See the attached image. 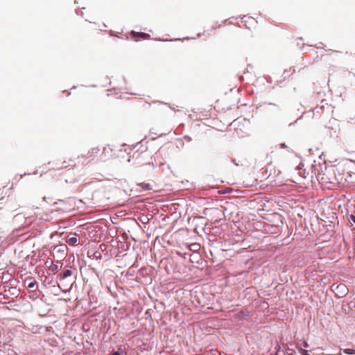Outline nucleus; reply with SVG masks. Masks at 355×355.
Here are the masks:
<instances>
[{"instance_id":"1","label":"nucleus","mask_w":355,"mask_h":355,"mask_svg":"<svg viewBox=\"0 0 355 355\" xmlns=\"http://www.w3.org/2000/svg\"><path fill=\"white\" fill-rule=\"evenodd\" d=\"M150 35L144 33H136L135 32V40L138 41L140 39L147 40L150 38Z\"/></svg>"},{"instance_id":"2","label":"nucleus","mask_w":355,"mask_h":355,"mask_svg":"<svg viewBox=\"0 0 355 355\" xmlns=\"http://www.w3.org/2000/svg\"><path fill=\"white\" fill-rule=\"evenodd\" d=\"M73 275V272L71 270H66L62 274H60L58 277L60 281L68 277H71Z\"/></svg>"},{"instance_id":"3","label":"nucleus","mask_w":355,"mask_h":355,"mask_svg":"<svg viewBox=\"0 0 355 355\" xmlns=\"http://www.w3.org/2000/svg\"><path fill=\"white\" fill-rule=\"evenodd\" d=\"M26 282L27 283L28 288L33 290L37 288V283L35 280L30 278L28 279H26Z\"/></svg>"},{"instance_id":"4","label":"nucleus","mask_w":355,"mask_h":355,"mask_svg":"<svg viewBox=\"0 0 355 355\" xmlns=\"http://www.w3.org/2000/svg\"><path fill=\"white\" fill-rule=\"evenodd\" d=\"M137 187L142 188L144 191H148L153 189V186L149 183H140L137 184Z\"/></svg>"},{"instance_id":"5","label":"nucleus","mask_w":355,"mask_h":355,"mask_svg":"<svg viewBox=\"0 0 355 355\" xmlns=\"http://www.w3.org/2000/svg\"><path fill=\"white\" fill-rule=\"evenodd\" d=\"M67 242L70 245H76L78 244V239L76 236H72L69 238Z\"/></svg>"},{"instance_id":"6","label":"nucleus","mask_w":355,"mask_h":355,"mask_svg":"<svg viewBox=\"0 0 355 355\" xmlns=\"http://www.w3.org/2000/svg\"><path fill=\"white\" fill-rule=\"evenodd\" d=\"M336 289H339L341 292V294H343V295H345L346 291H347V288H346L345 285H344V284H340V285L336 286Z\"/></svg>"},{"instance_id":"7","label":"nucleus","mask_w":355,"mask_h":355,"mask_svg":"<svg viewBox=\"0 0 355 355\" xmlns=\"http://www.w3.org/2000/svg\"><path fill=\"white\" fill-rule=\"evenodd\" d=\"M272 170H274L275 173L276 172V170H275V167L272 165H271V164L268 165L267 168H266V172L270 171V174H269V175L268 177V178L272 175L271 172H272Z\"/></svg>"},{"instance_id":"8","label":"nucleus","mask_w":355,"mask_h":355,"mask_svg":"<svg viewBox=\"0 0 355 355\" xmlns=\"http://www.w3.org/2000/svg\"><path fill=\"white\" fill-rule=\"evenodd\" d=\"M344 352L347 354H353L355 353V350L352 349H345Z\"/></svg>"},{"instance_id":"9","label":"nucleus","mask_w":355,"mask_h":355,"mask_svg":"<svg viewBox=\"0 0 355 355\" xmlns=\"http://www.w3.org/2000/svg\"><path fill=\"white\" fill-rule=\"evenodd\" d=\"M112 355H124V353L123 351H117L114 352Z\"/></svg>"},{"instance_id":"10","label":"nucleus","mask_w":355,"mask_h":355,"mask_svg":"<svg viewBox=\"0 0 355 355\" xmlns=\"http://www.w3.org/2000/svg\"><path fill=\"white\" fill-rule=\"evenodd\" d=\"M302 355H310V354H309L308 351H307V350H306V349H302Z\"/></svg>"},{"instance_id":"11","label":"nucleus","mask_w":355,"mask_h":355,"mask_svg":"<svg viewBox=\"0 0 355 355\" xmlns=\"http://www.w3.org/2000/svg\"><path fill=\"white\" fill-rule=\"evenodd\" d=\"M257 182V180H254L252 183L248 182L247 186H253L254 184Z\"/></svg>"},{"instance_id":"12","label":"nucleus","mask_w":355,"mask_h":355,"mask_svg":"<svg viewBox=\"0 0 355 355\" xmlns=\"http://www.w3.org/2000/svg\"><path fill=\"white\" fill-rule=\"evenodd\" d=\"M350 219L352 222H354L355 223V216L354 215H351L350 216Z\"/></svg>"},{"instance_id":"13","label":"nucleus","mask_w":355,"mask_h":355,"mask_svg":"<svg viewBox=\"0 0 355 355\" xmlns=\"http://www.w3.org/2000/svg\"><path fill=\"white\" fill-rule=\"evenodd\" d=\"M320 179H321V180L322 181L323 183L327 182L326 178L324 176L321 177Z\"/></svg>"},{"instance_id":"14","label":"nucleus","mask_w":355,"mask_h":355,"mask_svg":"<svg viewBox=\"0 0 355 355\" xmlns=\"http://www.w3.org/2000/svg\"><path fill=\"white\" fill-rule=\"evenodd\" d=\"M325 105H326L328 107L331 108V107H330V105H329L327 103H325Z\"/></svg>"},{"instance_id":"15","label":"nucleus","mask_w":355,"mask_h":355,"mask_svg":"<svg viewBox=\"0 0 355 355\" xmlns=\"http://www.w3.org/2000/svg\"><path fill=\"white\" fill-rule=\"evenodd\" d=\"M53 269L57 270L58 269V266H55Z\"/></svg>"},{"instance_id":"16","label":"nucleus","mask_w":355,"mask_h":355,"mask_svg":"<svg viewBox=\"0 0 355 355\" xmlns=\"http://www.w3.org/2000/svg\"><path fill=\"white\" fill-rule=\"evenodd\" d=\"M323 107H324V105H322L320 107V109H322V108H323Z\"/></svg>"},{"instance_id":"17","label":"nucleus","mask_w":355,"mask_h":355,"mask_svg":"<svg viewBox=\"0 0 355 355\" xmlns=\"http://www.w3.org/2000/svg\"><path fill=\"white\" fill-rule=\"evenodd\" d=\"M280 173H281V172H280V171H279V170H278V171H277V175H279V174H280Z\"/></svg>"},{"instance_id":"18","label":"nucleus","mask_w":355,"mask_h":355,"mask_svg":"<svg viewBox=\"0 0 355 355\" xmlns=\"http://www.w3.org/2000/svg\"><path fill=\"white\" fill-rule=\"evenodd\" d=\"M307 346H308L307 343H305L304 347H307Z\"/></svg>"}]
</instances>
